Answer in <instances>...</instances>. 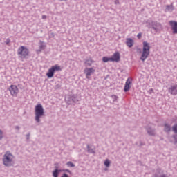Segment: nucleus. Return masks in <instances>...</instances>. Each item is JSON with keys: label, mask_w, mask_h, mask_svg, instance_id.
Here are the masks:
<instances>
[{"label": "nucleus", "mask_w": 177, "mask_h": 177, "mask_svg": "<svg viewBox=\"0 0 177 177\" xmlns=\"http://www.w3.org/2000/svg\"><path fill=\"white\" fill-rule=\"evenodd\" d=\"M35 121H37V122H41V120H40L41 117H44V115H45V112L44 111V107L42 106V105H41V104H39L35 106Z\"/></svg>", "instance_id": "1"}, {"label": "nucleus", "mask_w": 177, "mask_h": 177, "mask_svg": "<svg viewBox=\"0 0 177 177\" xmlns=\"http://www.w3.org/2000/svg\"><path fill=\"white\" fill-rule=\"evenodd\" d=\"M150 55V44L147 41L143 42L142 53L140 57V60L145 62Z\"/></svg>", "instance_id": "2"}, {"label": "nucleus", "mask_w": 177, "mask_h": 177, "mask_svg": "<svg viewBox=\"0 0 177 177\" xmlns=\"http://www.w3.org/2000/svg\"><path fill=\"white\" fill-rule=\"evenodd\" d=\"M14 158H15V157L13 156V155H12V153H10V152L7 151L4 154L3 158V165H5L6 167L12 166L14 164V162H13Z\"/></svg>", "instance_id": "3"}, {"label": "nucleus", "mask_w": 177, "mask_h": 177, "mask_svg": "<svg viewBox=\"0 0 177 177\" xmlns=\"http://www.w3.org/2000/svg\"><path fill=\"white\" fill-rule=\"evenodd\" d=\"M17 55L20 59H27L30 56V50L26 46H21L17 50Z\"/></svg>", "instance_id": "4"}, {"label": "nucleus", "mask_w": 177, "mask_h": 177, "mask_svg": "<svg viewBox=\"0 0 177 177\" xmlns=\"http://www.w3.org/2000/svg\"><path fill=\"white\" fill-rule=\"evenodd\" d=\"M56 71H62V67L57 64L53 66L48 69V71L46 73L48 78H53V75H55V72Z\"/></svg>", "instance_id": "5"}, {"label": "nucleus", "mask_w": 177, "mask_h": 177, "mask_svg": "<svg viewBox=\"0 0 177 177\" xmlns=\"http://www.w3.org/2000/svg\"><path fill=\"white\" fill-rule=\"evenodd\" d=\"M9 91L12 96H17V93H19V88L16 85H11L9 88Z\"/></svg>", "instance_id": "6"}, {"label": "nucleus", "mask_w": 177, "mask_h": 177, "mask_svg": "<svg viewBox=\"0 0 177 177\" xmlns=\"http://www.w3.org/2000/svg\"><path fill=\"white\" fill-rule=\"evenodd\" d=\"M95 73V68H86L84 69V74L86 78H89L92 74Z\"/></svg>", "instance_id": "7"}, {"label": "nucleus", "mask_w": 177, "mask_h": 177, "mask_svg": "<svg viewBox=\"0 0 177 177\" xmlns=\"http://www.w3.org/2000/svg\"><path fill=\"white\" fill-rule=\"evenodd\" d=\"M169 24L173 30V34H177V22L175 21H170Z\"/></svg>", "instance_id": "8"}, {"label": "nucleus", "mask_w": 177, "mask_h": 177, "mask_svg": "<svg viewBox=\"0 0 177 177\" xmlns=\"http://www.w3.org/2000/svg\"><path fill=\"white\" fill-rule=\"evenodd\" d=\"M120 60V53H115L112 57H111V62H118Z\"/></svg>", "instance_id": "9"}, {"label": "nucleus", "mask_w": 177, "mask_h": 177, "mask_svg": "<svg viewBox=\"0 0 177 177\" xmlns=\"http://www.w3.org/2000/svg\"><path fill=\"white\" fill-rule=\"evenodd\" d=\"M132 84V82H131L130 79H127L125 83L124 91V92H128L129 89H131V84Z\"/></svg>", "instance_id": "10"}, {"label": "nucleus", "mask_w": 177, "mask_h": 177, "mask_svg": "<svg viewBox=\"0 0 177 177\" xmlns=\"http://www.w3.org/2000/svg\"><path fill=\"white\" fill-rule=\"evenodd\" d=\"M169 92L171 93V95H177V84L171 86L169 88Z\"/></svg>", "instance_id": "11"}, {"label": "nucleus", "mask_w": 177, "mask_h": 177, "mask_svg": "<svg viewBox=\"0 0 177 177\" xmlns=\"http://www.w3.org/2000/svg\"><path fill=\"white\" fill-rule=\"evenodd\" d=\"M133 39L131 38L126 39V44L129 48H132V46H133Z\"/></svg>", "instance_id": "12"}, {"label": "nucleus", "mask_w": 177, "mask_h": 177, "mask_svg": "<svg viewBox=\"0 0 177 177\" xmlns=\"http://www.w3.org/2000/svg\"><path fill=\"white\" fill-rule=\"evenodd\" d=\"M45 48H46V46L45 45V44H44V42L40 41V46H39V52H41V50H44Z\"/></svg>", "instance_id": "13"}, {"label": "nucleus", "mask_w": 177, "mask_h": 177, "mask_svg": "<svg viewBox=\"0 0 177 177\" xmlns=\"http://www.w3.org/2000/svg\"><path fill=\"white\" fill-rule=\"evenodd\" d=\"M61 170H59L56 169L53 172V177H59V172H60Z\"/></svg>", "instance_id": "14"}, {"label": "nucleus", "mask_w": 177, "mask_h": 177, "mask_svg": "<svg viewBox=\"0 0 177 177\" xmlns=\"http://www.w3.org/2000/svg\"><path fill=\"white\" fill-rule=\"evenodd\" d=\"M102 61L104 62V63H107V62H111V57H104L102 58Z\"/></svg>", "instance_id": "15"}, {"label": "nucleus", "mask_w": 177, "mask_h": 177, "mask_svg": "<svg viewBox=\"0 0 177 177\" xmlns=\"http://www.w3.org/2000/svg\"><path fill=\"white\" fill-rule=\"evenodd\" d=\"M165 131L166 132H169V131H171V127L168 124H165Z\"/></svg>", "instance_id": "16"}, {"label": "nucleus", "mask_w": 177, "mask_h": 177, "mask_svg": "<svg viewBox=\"0 0 177 177\" xmlns=\"http://www.w3.org/2000/svg\"><path fill=\"white\" fill-rule=\"evenodd\" d=\"M66 165H68V167H71V168H74V167H75V165H74V163L71 162H68L66 163Z\"/></svg>", "instance_id": "17"}, {"label": "nucleus", "mask_w": 177, "mask_h": 177, "mask_svg": "<svg viewBox=\"0 0 177 177\" xmlns=\"http://www.w3.org/2000/svg\"><path fill=\"white\" fill-rule=\"evenodd\" d=\"M85 64H86V66H92V60H86L85 61Z\"/></svg>", "instance_id": "18"}, {"label": "nucleus", "mask_w": 177, "mask_h": 177, "mask_svg": "<svg viewBox=\"0 0 177 177\" xmlns=\"http://www.w3.org/2000/svg\"><path fill=\"white\" fill-rule=\"evenodd\" d=\"M104 166L105 167H110V160H109V159H106L104 161Z\"/></svg>", "instance_id": "19"}, {"label": "nucleus", "mask_w": 177, "mask_h": 177, "mask_svg": "<svg viewBox=\"0 0 177 177\" xmlns=\"http://www.w3.org/2000/svg\"><path fill=\"white\" fill-rule=\"evenodd\" d=\"M166 8L169 10V9H171L172 10V9H174V7L172 6H167Z\"/></svg>", "instance_id": "20"}, {"label": "nucleus", "mask_w": 177, "mask_h": 177, "mask_svg": "<svg viewBox=\"0 0 177 177\" xmlns=\"http://www.w3.org/2000/svg\"><path fill=\"white\" fill-rule=\"evenodd\" d=\"M147 132H148V133L149 134V135H154V131H150V130H147Z\"/></svg>", "instance_id": "21"}, {"label": "nucleus", "mask_w": 177, "mask_h": 177, "mask_svg": "<svg viewBox=\"0 0 177 177\" xmlns=\"http://www.w3.org/2000/svg\"><path fill=\"white\" fill-rule=\"evenodd\" d=\"M10 43V39H8L6 41V45H9Z\"/></svg>", "instance_id": "22"}, {"label": "nucleus", "mask_w": 177, "mask_h": 177, "mask_svg": "<svg viewBox=\"0 0 177 177\" xmlns=\"http://www.w3.org/2000/svg\"><path fill=\"white\" fill-rule=\"evenodd\" d=\"M138 38L139 39H140V38H142V34L141 33H138V35H137Z\"/></svg>", "instance_id": "23"}, {"label": "nucleus", "mask_w": 177, "mask_h": 177, "mask_svg": "<svg viewBox=\"0 0 177 177\" xmlns=\"http://www.w3.org/2000/svg\"><path fill=\"white\" fill-rule=\"evenodd\" d=\"M63 171H65L66 172H68V174H71V171L69 169H66Z\"/></svg>", "instance_id": "24"}, {"label": "nucleus", "mask_w": 177, "mask_h": 177, "mask_svg": "<svg viewBox=\"0 0 177 177\" xmlns=\"http://www.w3.org/2000/svg\"><path fill=\"white\" fill-rule=\"evenodd\" d=\"M0 139H2V131L0 130Z\"/></svg>", "instance_id": "25"}, {"label": "nucleus", "mask_w": 177, "mask_h": 177, "mask_svg": "<svg viewBox=\"0 0 177 177\" xmlns=\"http://www.w3.org/2000/svg\"><path fill=\"white\" fill-rule=\"evenodd\" d=\"M42 19H46V15H42Z\"/></svg>", "instance_id": "26"}, {"label": "nucleus", "mask_w": 177, "mask_h": 177, "mask_svg": "<svg viewBox=\"0 0 177 177\" xmlns=\"http://www.w3.org/2000/svg\"><path fill=\"white\" fill-rule=\"evenodd\" d=\"M16 129H17L19 131V129H20V128L19 127V126H17L16 127Z\"/></svg>", "instance_id": "27"}, {"label": "nucleus", "mask_w": 177, "mask_h": 177, "mask_svg": "<svg viewBox=\"0 0 177 177\" xmlns=\"http://www.w3.org/2000/svg\"><path fill=\"white\" fill-rule=\"evenodd\" d=\"M112 97H113L114 99H117V96L115 95H113Z\"/></svg>", "instance_id": "28"}]
</instances>
